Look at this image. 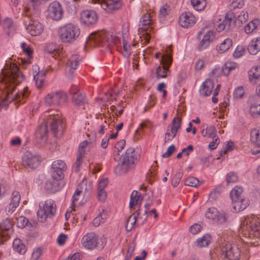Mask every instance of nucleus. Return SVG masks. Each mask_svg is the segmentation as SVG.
<instances>
[{
  "mask_svg": "<svg viewBox=\"0 0 260 260\" xmlns=\"http://www.w3.org/2000/svg\"><path fill=\"white\" fill-rule=\"evenodd\" d=\"M39 206L37 216L38 220L41 222H45L48 217L54 215L56 213V205L52 200H47L45 202H40Z\"/></svg>",
  "mask_w": 260,
  "mask_h": 260,
  "instance_id": "obj_9",
  "label": "nucleus"
},
{
  "mask_svg": "<svg viewBox=\"0 0 260 260\" xmlns=\"http://www.w3.org/2000/svg\"><path fill=\"white\" fill-rule=\"evenodd\" d=\"M106 243L105 237H99L94 233H87L81 239L82 246L87 249H93L95 248L102 249L104 248Z\"/></svg>",
  "mask_w": 260,
  "mask_h": 260,
  "instance_id": "obj_8",
  "label": "nucleus"
},
{
  "mask_svg": "<svg viewBox=\"0 0 260 260\" xmlns=\"http://www.w3.org/2000/svg\"><path fill=\"white\" fill-rule=\"evenodd\" d=\"M184 184L186 186L194 187H198L200 184L199 180L194 177H189L187 178L184 181Z\"/></svg>",
  "mask_w": 260,
  "mask_h": 260,
  "instance_id": "obj_49",
  "label": "nucleus"
},
{
  "mask_svg": "<svg viewBox=\"0 0 260 260\" xmlns=\"http://www.w3.org/2000/svg\"><path fill=\"white\" fill-rule=\"evenodd\" d=\"M72 100L74 104L81 109H85L86 99L83 93H80L78 95H75L72 97Z\"/></svg>",
  "mask_w": 260,
  "mask_h": 260,
  "instance_id": "obj_39",
  "label": "nucleus"
},
{
  "mask_svg": "<svg viewBox=\"0 0 260 260\" xmlns=\"http://www.w3.org/2000/svg\"><path fill=\"white\" fill-rule=\"evenodd\" d=\"M175 150V147L174 145H171L167 148L166 152L162 154V157L167 158L170 157L173 153Z\"/></svg>",
  "mask_w": 260,
  "mask_h": 260,
  "instance_id": "obj_64",
  "label": "nucleus"
},
{
  "mask_svg": "<svg viewBox=\"0 0 260 260\" xmlns=\"http://www.w3.org/2000/svg\"><path fill=\"white\" fill-rule=\"evenodd\" d=\"M66 164L61 160H56L52 164L51 174L52 177L63 178V171L66 170Z\"/></svg>",
  "mask_w": 260,
  "mask_h": 260,
  "instance_id": "obj_20",
  "label": "nucleus"
},
{
  "mask_svg": "<svg viewBox=\"0 0 260 260\" xmlns=\"http://www.w3.org/2000/svg\"><path fill=\"white\" fill-rule=\"evenodd\" d=\"M151 204H146L144 205L145 211L143 216L140 215V210H138L135 213L131 215L127 220L126 224L125 225L126 230L129 232L134 228L135 225L136 221L138 223L141 222V224H143L144 222L147 219V214L149 212V207Z\"/></svg>",
  "mask_w": 260,
  "mask_h": 260,
  "instance_id": "obj_12",
  "label": "nucleus"
},
{
  "mask_svg": "<svg viewBox=\"0 0 260 260\" xmlns=\"http://www.w3.org/2000/svg\"><path fill=\"white\" fill-rule=\"evenodd\" d=\"M169 11V7L167 5L162 6L159 10V18L164 19L168 15Z\"/></svg>",
  "mask_w": 260,
  "mask_h": 260,
  "instance_id": "obj_57",
  "label": "nucleus"
},
{
  "mask_svg": "<svg viewBox=\"0 0 260 260\" xmlns=\"http://www.w3.org/2000/svg\"><path fill=\"white\" fill-rule=\"evenodd\" d=\"M59 37L64 43H72L80 36V29L79 26L72 23L61 26L58 30Z\"/></svg>",
  "mask_w": 260,
  "mask_h": 260,
  "instance_id": "obj_6",
  "label": "nucleus"
},
{
  "mask_svg": "<svg viewBox=\"0 0 260 260\" xmlns=\"http://www.w3.org/2000/svg\"><path fill=\"white\" fill-rule=\"evenodd\" d=\"M40 162V156L36 152L26 151L22 157V162L25 167L33 169L37 167Z\"/></svg>",
  "mask_w": 260,
  "mask_h": 260,
  "instance_id": "obj_18",
  "label": "nucleus"
},
{
  "mask_svg": "<svg viewBox=\"0 0 260 260\" xmlns=\"http://www.w3.org/2000/svg\"><path fill=\"white\" fill-rule=\"evenodd\" d=\"M201 133L204 137L214 138L215 136H217L216 129L213 125L208 126L206 124L202 125Z\"/></svg>",
  "mask_w": 260,
  "mask_h": 260,
  "instance_id": "obj_34",
  "label": "nucleus"
},
{
  "mask_svg": "<svg viewBox=\"0 0 260 260\" xmlns=\"http://www.w3.org/2000/svg\"><path fill=\"white\" fill-rule=\"evenodd\" d=\"M176 133H173V132L171 131V129L170 131L168 129L165 134V142L166 143L170 142L176 136Z\"/></svg>",
  "mask_w": 260,
  "mask_h": 260,
  "instance_id": "obj_62",
  "label": "nucleus"
},
{
  "mask_svg": "<svg viewBox=\"0 0 260 260\" xmlns=\"http://www.w3.org/2000/svg\"><path fill=\"white\" fill-rule=\"evenodd\" d=\"M42 254V251L40 248L35 249L31 254V260H39Z\"/></svg>",
  "mask_w": 260,
  "mask_h": 260,
  "instance_id": "obj_60",
  "label": "nucleus"
},
{
  "mask_svg": "<svg viewBox=\"0 0 260 260\" xmlns=\"http://www.w3.org/2000/svg\"><path fill=\"white\" fill-rule=\"evenodd\" d=\"M245 52V47L243 46H238L233 53V56L235 58H238L242 56Z\"/></svg>",
  "mask_w": 260,
  "mask_h": 260,
  "instance_id": "obj_54",
  "label": "nucleus"
},
{
  "mask_svg": "<svg viewBox=\"0 0 260 260\" xmlns=\"http://www.w3.org/2000/svg\"><path fill=\"white\" fill-rule=\"evenodd\" d=\"M42 123L37 128L35 135L40 143H45L47 139L48 126L50 124V129L54 135L58 133H61L63 128L62 122L60 116L55 114L54 111L45 112L41 116Z\"/></svg>",
  "mask_w": 260,
  "mask_h": 260,
  "instance_id": "obj_3",
  "label": "nucleus"
},
{
  "mask_svg": "<svg viewBox=\"0 0 260 260\" xmlns=\"http://www.w3.org/2000/svg\"><path fill=\"white\" fill-rule=\"evenodd\" d=\"M248 50L250 54L255 55L260 51V37L253 38L249 42Z\"/></svg>",
  "mask_w": 260,
  "mask_h": 260,
  "instance_id": "obj_32",
  "label": "nucleus"
},
{
  "mask_svg": "<svg viewBox=\"0 0 260 260\" xmlns=\"http://www.w3.org/2000/svg\"><path fill=\"white\" fill-rule=\"evenodd\" d=\"M202 34L203 38L198 45V48L200 50H203L208 48L215 37V34L212 30H208L205 33L200 31L199 35L200 36Z\"/></svg>",
  "mask_w": 260,
  "mask_h": 260,
  "instance_id": "obj_21",
  "label": "nucleus"
},
{
  "mask_svg": "<svg viewBox=\"0 0 260 260\" xmlns=\"http://www.w3.org/2000/svg\"><path fill=\"white\" fill-rule=\"evenodd\" d=\"M72 216L74 220L77 222H80L81 223L84 222L86 218V215L84 212L73 213Z\"/></svg>",
  "mask_w": 260,
  "mask_h": 260,
  "instance_id": "obj_53",
  "label": "nucleus"
},
{
  "mask_svg": "<svg viewBox=\"0 0 260 260\" xmlns=\"http://www.w3.org/2000/svg\"><path fill=\"white\" fill-rule=\"evenodd\" d=\"M48 16L55 21L60 20L63 17V11L61 4L54 1L50 4L47 9Z\"/></svg>",
  "mask_w": 260,
  "mask_h": 260,
  "instance_id": "obj_16",
  "label": "nucleus"
},
{
  "mask_svg": "<svg viewBox=\"0 0 260 260\" xmlns=\"http://www.w3.org/2000/svg\"><path fill=\"white\" fill-rule=\"evenodd\" d=\"M181 126V119L179 117H175L172 121L171 131L173 133H177Z\"/></svg>",
  "mask_w": 260,
  "mask_h": 260,
  "instance_id": "obj_47",
  "label": "nucleus"
},
{
  "mask_svg": "<svg viewBox=\"0 0 260 260\" xmlns=\"http://www.w3.org/2000/svg\"><path fill=\"white\" fill-rule=\"evenodd\" d=\"M20 199L21 196L18 191H14L12 192L10 203L6 208L7 214H11L15 210L19 204Z\"/></svg>",
  "mask_w": 260,
  "mask_h": 260,
  "instance_id": "obj_25",
  "label": "nucleus"
},
{
  "mask_svg": "<svg viewBox=\"0 0 260 260\" xmlns=\"http://www.w3.org/2000/svg\"><path fill=\"white\" fill-rule=\"evenodd\" d=\"M243 189L242 187L236 186L231 191L230 196L232 201L238 200L244 197L243 196Z\"/></svg>",
  "mask_w": 260,
  "mask_h": 260,
  "instance_id": "obj_42",
  "label": "nucleus"
},
{
  "mask_svg": "<svg viewBox=\"0 0 260 260\" xmlns=\"http://www.w3.org/2000/svg\"><path fill=\"white\" fill-rule=\"evenodd\" d=\"M87 144L88 142L87 141H84L83 142H81L79 146L78 153L75 162V170L77 172H79L80 170L82 158L84 157L85 153L84 149L86 147Z\"/></svg>",
  "mask_w": 260,
  "mask_h": 260,
  "instance_id": "obj_27",
  "label": "nucleus"
},
{
  "mask_svg": "<svg viewBox=\"0 0 260 260\" xmlns=\"http://www.w3.org/2000/svg\"><path fill=\"white\" fill-rule=\"evenodd\" d=\"M202 226L201 224L194 223L189 228V232L193 235L198 234L201 231Z\"/></svg>",
  "mask_w": 260,
  "mask_h": 260,
  "instance_id": "obj_58",
  "label": "nucleus"
},
{
  "mask_svg": "<svg viewBox=\"0 0 260 260\" xmlns=\"http://www.w3.org/2000/svg\"><path fill=\"white\" fill-rule=\"evenodd\" d=\"M14 250L20 254H24L26 251V247L19 239H15L13 243Z\"/></svg>",
  "mask_w": 260,
  "mask_h": 260,
  "instance_id": "obj_40",
  "label": "nucleus"
},
{
  "mask_svg": "<svg viewBox=\"0 0 260 260\" xmlns=\"http://www.w3.org/2000/svg\"><path fill=\"white\" fill-rule=\"evenodd\" d=\"M106 219V215L105 214L103 215L102 217L100 216H96L93 220L92 223L94 226H98L101 223H104Z\"/></svg>",
  "mask_w": 260,
  "mask_h": 260,
  "instance_id": "obj_59",
  "label": "nucleus"
},
{
  "mask_svg": "<svg viewBox=\"0 0 260 260\" xmlns=\"http://www.w3.org/2000/svg\"><path fill=\"white\" fill-rule=\"evenodd\" d=\"M181 177L182 173L180 172L177 173L172 179V185L174 187L177 186L179 184Z\"/></svg>",
  "mask_w": 260,
  "mask_h": 260,
  "instance_id": "obj_61",
  "label": "nucleus"
},
{
  "mask_svg": "<svg viewBox=\"0 0 260 260\" xmlns=\"http://www.w3.org/2000/svg\"><path fill=\"white\" fill-rule=\"evenodd\" d=\"M211 241V237L210 235L206 234L202 238H199L196 241L197 245L199 247L207 246Z\"/></svg>",
  "mask_w": 260,
  "mask_h": 260,
  "instance_id": "obj_45",
  "label": "nucleus"
},
{
  "mask_svg": "<svg viewBox=\"0 0 260 260\" xmlns=\"http://www.w3.org/2000/svg\"><path fill=\"white\" fill-rule=\"evenodd\" d=\"M24 20V26L26 31L32 36L41 35L44 30V26L39 21L27 17Z\"/></svg>",
  "mask_w": 260,
  "mask_h": 260,
  "instance_id": "obj_15",
  "label": "nucleus"
},
{
  "mask_svg": "<svg viewBox=\"0 0 260 260\" xmlns=\"http://www.w3.org/2000/svg\"><path fill=\"white\" fill-rule=\"evenodd\" d=\"M191 4L194 10L200 11L204 10L207 2L206 0H191Z\"/></svg>",
  "mask_w": 260,
  "mask_h": 260,
  "instance_id": "obj_44",
  "label": "nucleus"
},
{
  "mask_svg": "<svg viewBox=\"0 0 260 260\" xmlns=\"http://www.w3.org/2000/svg\"><path fill=\"white\" fill-rule=\"evenodd\" d=\"M214 87L213 82L210 79L206 80L200 87L199 92L201 96H208L212 92Z\"/></svg>",
  "mask_w": 260,
  "mask_h": 260,
  "instance_id": "obj_29",
  "label": "nucleus"
},
{
  "mask_svg": "<svg viewBox=\"0 0 260 260\" xmlns=\"http://www.w3.org/2000/svg\"><path fill=\"white\" fill-rule=\"evenodd\" d=\"M248 19V13L245 11H242L235 19L236 25L240 26L244 23L246 22Z\"/></svg>",
  "mask_w": 260,
  "mask_h": 260,
  "instance_id": "obj_43",
  "label": "nucleus"
},
{
  "mask_svg": "<svg viewBox=\"0 0 260 260\" xmlns=\"http://www.w3.org/2000/svg\"><path fill=\"white\" fill-rule=\"evenodd\" d=\"M16 220L18 227L21 229L25 227L27 224L28 221V219L23 216L19 217Z\"/></svg>",
  "mask_w": 260,
  "mask_h": 260,
  "instance_id": "obj_56",
  "label": "nucleus"
},
{
  "mask_svg": "<svg viewBox=\"0 0 260 260\" xmlns=\"http://www.w3.org/2000/svg\"><path fill=\"white\" fill-rule=\"evenodd\" d=\"M20 47L23 52L27 55V58H21L20 62H19V63H22L23 66L25 67L30 63V58L31 57L32 55V48L30 45H27L24 42L21 43Z\"/></svg>",
  "mask_w": 260,
  "mask_h": 260,
  "instance_id": "obj_28",
  "label": "nucleus"
},
{
  "mask_svg": "<svg viewBox=\"0 0 260 260\" xmlns=\"http://www.w3.org/2000/svg\"><path fill=\"white\" fill-rule=\"evenodd\" d=\"M195 16L189 12L183 13L179 17V24L183 27L187 28L193 25L196 22Z\"/></svg>",
  "mask_w": 260,
  "mask_h": 260,
  "instance_id": "obj_24",
  "label": "nucleus"
},
{
  "mask_svg": "<svg viewBox=\"0 0 260 260\" xmlns=\"http://www.w3.org/2000/svg\"><path fill=\"white\" fill-rule=\"evenodd\" d=\"M250 141L254 144L256 149L254 153H260V128L252 129L250 133Z\"/></svg>",
  "mask_w": 260,
  "mask_h": 260,
  "instance_id": "obj_30",
  "label": "nucleus"
},
{
  "mask_svg": "<svg viewBox=\"0 0 260 260\" xmlns=\"http://www.w3.org/2000/svg\"><path fill=\"white\" fill-rule=\"evenodd\" d=\"M160 64L156 65L155 71L158 78H164L170 74L169 68L172 62V57L170 49H168L161 55Z\"/></svg>",
  "mask_w": 260,
  "mask_h": 260,
  "instance_id": "obj_11",
  "label": "nucleus"
},
{
  "mask_svg": "<svg viewBox=\"0 0 260 260\" xmlns=\"http://www.w3.org/2000/svg\"><path fill=\"white\" fill-rule=\"evenodd\" d=\"M143 198L141 194L136 190L133 191L129 201V208H132L135 206H140L142 204Z\"/></svg>",
  "mask_w": 260,
  "mask_h": 260,
  "instance_id": "obj_38",
  "label": "nucleus"
},
{
  "mask_svg": "<svg viewBox=\"0 0 260 260\" xmlns=\"http://www.w3.org/2000/svg\"><path fill=\"white\" fill-rule=\"evenodd\" d=\"M121 35L105 30L93 32L88 36L87 43L89 45H94L98 47H111L115 46L118 50L123 49L122 54L125 57H128L132 51V47L135 46L133 44L131 46V40L128 38V35L125 32L122 36L121 41Z\"/></svg>",
  "mask_w": 260,
  "mask_h": 260,
  "instance_id": "obj_2",
  "label": "nucleus"
},
{
  "mask_svg": "<svg viewBox=\"0 0 260 260\" xmlns=\"http://www.w3.org/2000/svg\"><path fill=\"white\" fill-rule=\"evenodd\" d=\"M245 2L244 0H232L230 7L232 9H241L244 6Z\"/></svg>",
  "mask_w": 260,
  "mask_h": 260,
  "instance_id": "obj_55",
  "label": "nucleus"
},
{
  "mask_svg": "<svg viewBox=\"0 0 260 260\" xmlns=\"http://www.w3.org/2000/svg\"><path fill=\"white\" fill-rule=\"evenodd\" d=\"M245 94V90L243 86L236 88L234 91L233 96L236 99H242Z\"/></svg>",
  "mask_w": 260,
  "mask_h": 260,
  "instance_id": "obj_52",
  "label": "nucleus"
},
{
  "mask_svg": "<svg viewBox=\"0 0 260 260\" xmlns=\"http://www.w3.org/2000/svg\"><path fill=\"white\" fill-rule=\"evenodd\" d=\"M259 25H260V19L255 18L245 25L244 31L246 34H250L255 31Z\"/></svg>",
  "mask_w": 260,
  "mask_h": 260,
  "instance_id": "obj_37",
  "label": "nucleus"
},
{
  "mask_svg": "<svg viewBox=\"0 0 260 260\" xmlns=\"http://www.w3.org/2000/svg\"><path fill=\"white\" fill-rule=\"evenodd\" d=\"M33 71L36 73L34 75V79L35 81L36 86L38 88H41L44 84L45 72L43 71L39 72L37 66L33 67Z\"/></svg>",
  "mask_w": 260,
  "mask_h": 260,
  "instance_id": "obj_31",
  "label": "nucleus"
},
{
  "mask_svg": "<svg viewBox=\"0 0 260 260\" xmlns=\"http://www.w3.org/2000/svg\"><path fill=\"white\" fill-rule=\"evenodd\" d=\"M249 203L248 199L244 197L232 201L233 212L238 213L243 211L249 206Z\"/></svg>",
  "mask_w": 260,
  "mask_h": 260,
  "instance_id": "obj_26",
  "label": "nucleus"
},
{
  "mask_svg": "<svg viewBox=\"0 0 260 260\" xmlns=\"http://www.w3.org/2000/svg\"><path fill=\"white\" fill-rule=\"evenodd\" d=\"M80 19L82 23L87 26H90L96 23L98 15L94 11L85 10L81 13Z\"/></svg>",
  "mask_w": 260,
  "mask_h": 260,
  "instance_id": "obj_22",
  "label": "nucleus"
},
{
  "mask_svg": "<svg viewBox=\"0 0 260 260\" xmlns=\"http://www.w3.org/2000/svg\"><path fill=\"white\" fill-rule=\"evenodd\" d=\"M240 232L245 237H260V223L253 215L246 216L241 221Z\"/></svg>",
  "mask_w": 260,
  "mask_h": 260,
  "instance_id": "obj_5",
  "label": "nucleus"
},
{
  "mask_svg": "<svg viewBox=\"0 0 260 260\" xmlns=\"http://www.w3.org/2000/svg\"><path fill=\"white\" fill-rule=\"evenodd\" d=\"M44 100L49 105H63L67 102L68 97L66 92L58 90L48 93Z\"/></svg>",
  "mask_w": 260,
  "mask_h": 260,
  "instance_id": "obj_14",
  "label": "nucleus"
},
{
  "mask_svg": "<svg viewBox=\"0 0 260 260\" xmlns=\"http://www.w3.org/2000/svg\"><path fill=\"white\" fill-rule=\"evenodd\" d=\"M233 45V41L230 38H226L216 46V50L219 53H223L228 51Z\"/></svg>",
  "mask_w": 260,
  "mask_h": 260,
  "instance_id": "obj_35",
  "label": "nucleus"
},
{
  "mask_svg": "<svg viewBox=\"0 0 260 260\" xmlns=\"http://www.w3.org/2000/svg\"><path fill=\"white\" fill-rule=\"evenodd\" d=\"M139 155L134 149L130 148L122 155L115 168L116 174L121 175L133 169L138 161Z\"/></svg>",
  "mask_w": 260,
  "mask_h": 260,
  "instance_id": "obj_4",
  "label": "nucleus"
},
{
  "mask_svg": "<svg viewBox=\"0 0 260 260\" xmlns=\"http://www.w3.org/2000/svg\"><path fill=\"white\" fill-rule=\"evenodd\" d=\"M205 216L207 219L222 225L229 223L232 219V215L229 212L219 211L214 207L207 209L205 213Z\"/></svg>",
  "mask_w": 260,
  "mask_h": 260,
  "instance_id": "obj_10",
  "label": "nucleus"
},
{
  "mask_svg": "<svg viewBox=\"0 0 260 260\" xmlns=\"http://www.w3.org/2000/svg\"><path fill=\"white\" fill-rule=\"evenodd\" d=\"M222 252L223 258L226 260H238L240 257L239 249L235 245L230 243L226 244Z\"/></svg>",
  "mask_w": 260,
  "mask_h": 260,
  "instance_id": "obj_17",
  "label": "nucleus"
},
{
  "mask_svg": "<svg viewBox=\"0 0 260 260\" xmlns=\"http://www.w3.org/2000/svg\"><path fill=\"white\" fill-rule=\"evenodd\" d=\"M12 224L10 220L5 219L0 222V242L3 238L4 240L7 239L12 233Z\"/></svg>",
  "mask_w": 260,
  "mask_h": 260,
  "instance_id": "obj_23",
  "label": "nucleus"
},
{
  "mask_svg": "<svg viewBox=\"0 0 260 260\" xmlns=\"http://www.w3.org/2000/svg\"><path fill=\"white\" fill-rule=\"evenodd\" d=\"M238 67V65L237 63L228 61L222 67V73L225 76H228L232 71L236 70Z\"/></svg>",
  "mask_w": 260,
  "mask_h": 260,
  "instance_id": "obj_41",
  "label": "nucleus"
},
{
  "mask_svg": "<svg viewBox=\"0 0 260 260\" xmlns=\"http://www.w3.org/2000/svg\"><path fill=\"white\" fill-rule=\"evenodd\" d=\"M153 20L150 14H144L140 19L138 34L141 41L147 43L151 38V31L152 28Z\"/></svg>",
  "mask_w": 260,
  "mask_h": 260,
  "instance_id": "obj_7",
  "label": "nucleus"
},
{
  "mask_svg": "<svg viewBox=\"0 0 260 260\" xmlns=\"http://www.w3.org/2000/svg\"><path fill=\"white\" fill-rule=\"evenodd\" d=\"M23 75L15 64H7L2 70L0 75V108L6 106L14 100L21 102V99L28 95L27 87L19 92L15 88V84L23 80Z\"/></svg>",
  "mask_w": 260,
  "mask_h": 260,
  "instance_id": "obj_1",
  "label": "nucleus"
},
{
  "mask_svg": "<svg viewBox=\"0 0 260 260\" xmlns=\"http://www.w3.org/2000/svg\"><path fill=\"white\" fill-rule=\"evenodd\" d=\"M85 184L84 181H82L81 183H80L78 186V188L77 190H76L75 192L73 194L72 197V206L73 208H75L76 205L78 203V201L79 199V197L80 196L81 193H82V191L79 190L80 186L84 185Z\"/></svg>",
  "mask_w": 260,
  "mask_h": 260,
  "instance_id": "obj_46",
  "label": "nucleus"
},
{
  "mask_svg": "<svg viewBox=\"0 0 260 260\" xmlns=\"http://www.w3.org/2000/svg\"><path fill=\"white\" fill-rule=\"evenodd\" d=\"M3 27L5 29H7L8 33H9L14 29L13 22L11 18L5 19L3 23Z\"/></svg>",
  "mask_w": 260,
  "mask_h": 260,
  "instance_id": "obj_51",
  "label": "nucleus"
},
{
  "mask_svg": "<svg viewBox=\"0 0 260 260\" xmlns=\"http://www.w3.org/2000/svg\"><path fill=\"white\" fill-rule=\"evenodd\" d=\"M234 18L235 16L232 13H228L224 16H219L214 20V27L218 32L227 31L230 29Z\"/></svg>",
  "mask_w": 260,
  "mask_h": 260,
  "instance_id": "obj_13",
  "label": "nucleus"
},
{
  "mask_svg": "<svg viewBox=\"0 0 260 260\" xmlns=\"http://www.w3.org/2000/svg\"><path fill=\"white\" fill-rule=\"evenodd\" d=\"M238 180L237 174L233 172L229 173L226 176V181L227 184L236 183Z\"/></svg>",
  "mask_w": 260,
  "mask_h": 260,
  "instance_id": "obj_50",
  "label": "nucleus"
},
{
  "mask_svg": "<svg viewBox=\"0 0 260 260\" xmlns=\"http://www.w3.org/2000/svg\"><path fill=\"white\" fill-rule=\"evenodd\" d=\"M248 74L249 82L253 84H256L260 77V66L252 67L248 71Z\"/></svg>",
  "mask_w": 260,
  "mask_h": 260,
  "instance_id": "obj_33",
  "label": "nucleus"
},
{
  "mask_svg": "<svg viewBox=\"0 0 260 260\" xmlns=\"http://www.w3.org/2000/svg\"><path fill=\"white\" fill-rule=\"evenodd\" d=\"M81 58L79 55L74 54L70 57L67 63L68 69L72 72V70H76L79 66Z\"/></svg>",
  "mask_w": 260,
  "mask_h": 260,
  "instance_id": "obj_36",
  "label": "nucleus"
},
{
  "mask_svg": "<svg viewBox=\"0 0 260 260\" xmlns=\"http://www.w3.org/2000/svg\"><path fill=\"white\" fill-rule=\"evenodd\" d=\"M212 139L213 141L209 143L208 146L210 150H214L216 148L220 142L219 139L217 136H215L214 138Z\"/></svg>",
  "mask_w": 260,
  "mask_h": 260,
  "instance_id": "obj_63",
  "label": "nucleus"
},
{
  "mask_svg": "<svg viewBox=\"0 0 260 260\" xmlns=\"http://www.w3.org/2000/svg\"><path fill=\"white\" fill-rule=\"evenodd\" d=\"M249 113L253 117L260 115V104H251L249 108Z\"/></svg>",
  "mask_w": 260,
  "mask_h": 260,
  "instance_id": "obj_48",
  "label": "nucleus"
},
{
  "mask_svg": "<svg viewBox=\"0 0 260 260\" xmlns=\"http://www.w3.org/2000/svg\"><path fill=\"white\" fill-rule=\"evenodd\" d=\"M62 178H56L52 177L48 179L45 184V189L50 193H55L59 191L64 186Z\"/></svg>",
  "mask_w": 260,
  "mask_h": 260,
  "instance_id": "obj_19",
  "label": "nucleus"
}]
</instances>
